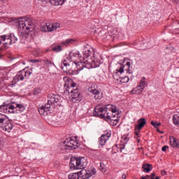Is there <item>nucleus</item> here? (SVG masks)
<instances>
[{"mask_svg": "<svg viewBox=\"0 0 179 179\" xmlns=\"http://www.w3.org/2000/svg\"><path fill=\"white\" fill-rule=\"evenodd\" d=\"M18 24V36L22 44H25L29 38V33L34 31V24L31 20L25 18L15 19Z\"/></svg>", "mask_w": 179, "mask_h": 179, "instance_id": "f257e3e1", "label": "nucleus"}, {"mask_svg": "<svg viewBox=\"0 0 179 179\" xmlns=\"http://www.w3.org/2000/svg\"><path fill=\"white\" fill-rule=\"evenodd\" d=\"M117 113V108L112 104L106 105L103 108L100 105L94 108V116L99 117V118H105V120H110L111 118L115 117Z\"/></svg>", "mask_w": 179, "mask_h": 179, "instance_id": "f03ea898", "label": "nucleus"}, {"mask_svg": "<svg viewBox=\"0 0 179 179\" xmlns=\"http://www.w3.org/2000/svg\"><path fill=\"white\" fill-rule=\"evenodd\" d=\"M76 85L77 84L73 83L72 79L66 78L64 87L68 93H71L73 103H79L82 101L83 97L82 94H80V92H79V90L78 88H74L76 87Z\"/></svg>", "mask_w": 179, "mask_h": 179, "instance_id": "7ed1b4c3", "label": "nucleus"}, {"mask_svg": "<svg viewBox=\"0 0 179 179\" xmlns=\"http://www.w3.org/2000/svg\"><path fill=\"white\" fill-rule=\"evenodd\" d=\"M79 58V54L78 53H69L68 57H65L62 62V69L66 72H71L73 66V64H76Z\"/></svg>", "mask_w": 179, "mask_h": 179, "instance_id": "20e7f679", "label": "nucleus"}, {"mask_svg": "<svg viewBox=\"0 0 179 179\" xmlns=\"http://www.w3.org/2000/svg\"><path fill=\"white\" fill-rule=\"evenodd\" d=\"M71 170H82L87 166V158L86 157H73L70 160Z\"/></svg>", "mask_w": 179, "mask_h": 179, "instance_id": "39448f33", "label": "nucleus"}, {"mask_svg": "<svg viewBox=\"0 0 179 179\" xmlns=\"http://www.w3.org/2000/svg\"><path fill=\"white\" fill-rule=\"evenodd\" d=\"M61 100V96L59 95H57L55 94H50L48 95V103L43 106L44 108L46 109V111H50L51 108V106H54V104H57L58 101Z\"/></svg>", "mask_w": 179, "mask_h": 179, "instance_id": "423d86ee", "label": "nucleus"}, {"mask_svg": "<svg viewBox=\"0 0 179 179\" xmlns=\"http://www.w3.org/2000/svg\"><path fill=\"white\" fill-rule=\"evenodd\" d=\"M61 29V24L56 22L53 24L46 23L41 27V31H55Z\"/></svg>", "mask_w": 179, "mask_h": 179, "instance_id": "0eeeda50", "label": "nucleus"}, {"mask_svg": "<svg viewBox=\"0 0 179 179\" xmlns=\"http://www.w3.org/2000/svg\"><path fill=\"white\" fill-rule=\"evenodd\" d=\"M78 173L80 179H88L96 174V169L93 168L92 170L83 169Z\"/></svg>", "mask_w": 179, "mask_h": 179, "instance_id": "6e6552de", "label": "nucleus"}, {"mask_svg": "<svg viewBox=\"0 0 179 179\" xmlns=\"http://www.w3.org/2000/svg\"><path fill=\"white\" fill-rule=\"evenodd\" d=\"M30 75H31L30 71L22 70L17 73L13 82L16 83L17 82H19V80H24L25 78H29Z\"/></svg>", "mask_w": 179, "mask_h": 179, "instance_id": "1a4fd4ad", "label": "nucleus"}, {"mask_svg": "<svg viewBox=\"0 0 179 179\" xmlns=\"http://www.w3.org/2000/svg\"><path fill=\"white\" fill-rule=\"evenodd\" d=\"M0 113L6 114H15V106L12 104H3L0 106Z\"/></svg>", "mask_w": 179, "mask_h": 179, "instance_id": "9d476101", "label": "nucleus"}, {"mask_svg": "<svg viewBox=\"0 0 179 179\" xmlns=\"http://www.w3.org/2000/svg\"><path fill=\"white\" fill-rule=\"evenodd\" d=\"M145 77H143L141 79L139 85L131 90V94H141V93L143 92V89H145V85H146V81H145Z\"/></svg>", "mask_w": 179, "mask_h": 179, "instance_id": "9b49d317", "label": "nucleus"}, {"mask_svg": "<svg viewBox=\"0 0 179 179\" xmlns=\"http://www.w3.org/2000/svg\"><path fill=\"white\" fill-rule=\"evenodd\" d=\"M88 92L94 96L95 100H101L103 99V92L94 88L93 86L88 88Z\"/></svg>", "mask_w": 179, "mask_h": 179, "instance_id": "f8f14e48", "label": "nucleus"}, {"mask_svg": "<svg viewBox=\"0 0 179 179\" xmlns=\"http://www.w3.org/2000/svg\"><path fill=\"white\" fill-rule=\"evenodd\" d=\"M76 148H78V142L72 139H70L66 144L62 146V149L64 150H74Z\"/></svg>", "mask_w": 179, "mask_h": 179, "instance_id": "ddd939ff", "label": "nucleus"}, {"mask_svg": "<svg viewBox=\"0 0 179 179\" xmlns=\"http://www.w3.org/2000/svg\"><path fill=\"white\" fill-rule=\"evenodd\" d=\"M3 44V47H9L12 44L10 36L8 35H3L0 36V45Z\"/></svg>", "mask_w": 179, "mask_h": 179, "instance_id": "4468645a", "label": "nucleus"}, {"mask_svg": "<svg viewBox=\"0 0 179 179\" xmlns=\"http://www.w3.org/2000/svg\"><path fill=\"white\" fill-rule=\"evenodd\" d=\"M1 128L3 131H4V132H7L8 134H9V132H10V131H12V129H13V124H12V122L8 121L6 123H3L1 125Z\"/></svg>", "mask_w": 179, "mask_h": 179, "instance_id": "2eb2a0df", "label": "nucleus"}, {"mask_svg": "<svg viewBox=\"0 0 179 179\" xmlns=\"http://www.w3.org/2000/svg\"><path fill=\"white\" fill-rule=\"evenodd\" d=\"M110 136H111V133L108 132L106 134H103L99 138V145H101V146H104Z\"/></svg>", "mask_w": 179, "mask_h": 179, "instance_id": "dca6fc26", "label": "nucleus"}, {"mask_svg": "<svg viewBox=\"0 0 179 179\" xmlns=\"http://www.w3.org/2000/svg\"><path fill=\"white\" fill-rule=\"evenodd\" d=\"M138 124L135 126V129H138V131H141L146 125V120L145 118H140L138 120Z\"/></svg>", "mask_w": 179, "mask_h": 179, "instance_id": "f3484780", "label": "nucleus"}, {"mask_svg": "<svg viewBox=\"0 0 179 179\" xmlns=\"http://www.w3.org/2000/svg\"><path fill=\"white\" fill-rule=\"evenodd\" d=\"M169 139H170L171 146L172 148H178V149H179V140L174 138L173 136H170Z\"/></svg>", "mask_w": 179, "mask_h": 179, "instance_id": "a211bd4d", "label": "nucleus"}, {"mask_svg": "<svg viewBox=\"0 0 179 179\" xmlns=\"http://www.w3.org/2000/svg\"><path fill=\"white\" fill-rule=\"evenodd\" d=\"M66 0H49L50 3L53 6H59L64 5Z\"/></svg>", "mask_w": 179, "mask_h": 179, "instance_id": "6ab92c4d", "label": "nucleus"}, {"mask_svg": "<svg viewBox=\"0 0 179 179\" xmlns=\"http://www.w3.org/2000/svg\"><path fill=\"white\" fill-rule=\"evenodd\" d=\"M24 110H26V108L22 104H16L15 106H14V113H16L17 111H19V113H23Z\"/></svg>", "mask_w": 179, "mask_h": 179, "instance_id": "aec40b11", "label": "nucleus"}, {"mask_svg": "<svg viewBox=\"0 0 179 179\" xmlns=\"http://www.w3.org/2000/svg\"><path fill=\"white\" fill-rule=\"evenodd\" d=\"M142 169H143L144 173H149V171H152V164H143Z\"/></svg>", "mask_w": 179, "mask_h": 179, "instance_id": "412c9836", "label": "nucleus"}, {"mask_svg": "<svg viewBox=\"0 0 179 179\" xmlns=\"http://www.w3.org/2000/svg\"><path fill=\"white\" fill-rule=\"evenodd\" d=\"M73 66L77 67V71H82L83 68H85V62H78L76 63V62L73 64Z\"/></svg>", "mask_w": 179, "mask_h": 179, "instance_id": "4be33fe9", "label": "nucleus"}, {"mask_svg": "<svg viewBox=\"0 0 179 179\" xmlns=\"http://www.w3.org/2000/svg\"><path fill=\"white\" fill-rule=\"evenodd\" d=\"M91 66L92 68H97L98 66H100V60L97 59L92 60L91 62Z\"/></svg>", "mask_w": 179, "mask_h": 179, "instance_id": "5701e85b", "label": "nucleus"}, {"mask_svg": "<svg viewBox=\"0 0 179 179\" xmlns=\"http://www.w3.org/2000/svg\"><path fill=\"white\" fill-rule=\"evenodd\" d=\"M109 121H110V125H113V127H115L117 124H118L120 119L118 117H112Z\"/></svg>", "mask_w": 179, "mask_h": 179, "instance_id": "b1692460", "label": "nucleus"}, {"mask_svg": "<svg viewBox=\"0 0 179 179\" xmlns=\"http://www.w3.org/2000/svg\"><path fill=\"white\" fill-rule=\"evenodd\" d=\"M43 61V66H45L46 68H50V66H52V65H54V63H52L51 61L48 59H45Z\"/></svg>", "mask_w": 179, "mask_h": 179, "instance_id": "393cba45", "label": "nucleus"}, {"mask_svg": "<svg viewBox=\"0 0 179 179\" xmlns=\"http://www.w3.org/2000/svg\"><path fill=\"white\" fill-rule=\"evenodd\" d=\"M51 48L52 51H54L55 52H59V51H62V47L59 45L56 46L52 45Z\"/></svg>", "mask_w": 179, "mask_h": 179, "instance_id": "a878e982", "label": "nucleus"}, {"mask_svg": "<svg viewBox=\"0 0 179 179\" xmlns=\"http://www.w3.org/2000/svg\"><path fill=\"white\" fill-rule=\"evenodd\" d=\"M69 179H80V176L78 173H71L69 176Z\"/></svg>", "mask_w": 179, "mask_h": 179, "instance_id": "bb28decb", "label": "nucleus"}, {"mask_svg": "<svg viewBox=\"0 0 179 179\" xmlns=\"http://www.w3.org/2000/svg\"><path fill=\"white\" fill-rule=\"evenodd\" d=\"M8 36H10V40L11 41V44H15V43H16L17 41V37L16 36H15V34H11L8 35Z\"/></svg>", "mask_w": 179, "mask_h": 179, "instance_id": "cd10ccee", "label": "nucleus"}, {"mask_svg": "<svg viewBox=\"0 0 179 179\" xmlns=\"http://www.w3.org/2000/svg\"><path fill=\"white\" fill-rule=\"evenodd\" d=\"M173 121L175 125H177V127H179V115H174L173 116Z\"/></svg>", "mask_w": 179, "mask_h": 179, "instance_id": "c85d7f7f", "label": "nucleus"}, {"mask_svg": "<svg viewBox=\"0 0 179 179\" xmlns=\"http://www.w3.org/2000/svg\"><path fill=\"white\" fill-rule=\"evenodd\" d=\"M120 82L121 83H128V82H129V77L127 76L124 77H121Z\"/></svg>", "mask_w": 179, "mask_h": 179, "instance_id": "c756f323", "label": "nucleus"}, {"mask_svg": "<svg viewBox=\"0 0 179 179\" xmlns=\"http://www.w3.org/2000/svg\"><path fill=\"white\" fill-rule=\"evenodd\" d=\"M38 112L41 114V115H45V114H47V113H48L46 109L44 108V106L41 107L38 109Z\"/></svg>", "mask_w": 179, "mask_h": 179, "instance_id": "7c9ffc66", "label": "nucleus"}, {"mask_svg": "<svg viewBox=\"0 0 179 179\" xmlns=\"http://www.w3.org/2000/svg\"><path fill=\"white\" fill-rule=\"evenodd\" d=\"M119 73H118V71H116L113 73V79H115V80H117V82H120V80H121V76H120Z\"/></svg>", "mask_w": 179, "mask_h": 179, "instance_id": "2f4dec72", "label": "nucleus"}, {"mask_svg": "<svg viewBox=\"0 0 179 179\" xmlns=\"http://www.w3.org/2000/svg\"><path fill=\"white\" fill-rule=\"evenodd\" d=\"M73 42V38L66 39V41L62 42L61 44H62L64 45H68V44H72Z\"/></svg>", "mask_w": 179, "mask_h": 179, "instance_id": "473e14b6", "label": "nucleus"}, {"mask_svg": "<svg viewBox=\"0 0 179 179\" xmlns=\"http://www.w3.org/2000/svg\"><path fill=\"white\" fill-rule=\"evenodd\" d=\"M85 49L87 50V52L88 53L87 55H86V58H89V57H90V55L93 54V48H89L86 47Z\"/></svg>", "mask_w": 179, "mask_h": 179, "instance_id": "72a5a7b5", "label": "nucleus"}, {"mask_svg": "<svg viewBox=\"0 0 179 179\" xmlns=\"http://www.w3.org/2000/svg\"><path fill=\"white\" fill-rule=\"evenodd\" d=\"M41 93V88L36 87L34 90V95L38 96V94H40Z\"/></svg>", "mask_w": 179, "mask_h": 179, "instance_id": "f704fd0d", "label": "nucleus"}, {"mask_svg": "<svg viewBox=\"0 0 179 179\" xmlns=\"http://www.w3.org/2000/svg\"><path fill=\"white\" fill-rule=\"evenodd\" d=\"M6 120V116L0 115V125H3V122Z\"/></svg>", "mask_w": 179, "mask_h": 179, "instance_id": "c9c22d12", "label": "nucleus"}, {"mask_svg": "<svg viewBox=\"0 0 179 179\" xmlns=\"http://www.w3.org/2000/svg\"><path fill=\"white\" fill-rule=\"evenodd\" d=\"M6 142V139L3 138V136H0V148L1 146H3L5 145V143Z\"/></svg>", "mask_w": 179, "mask_h": 179, "instance_id": "e433bc0d", "label": "nucleus"}, {"mask_svg": "<svg viewBox=\"0 0 179 179\" xmlns=\"http://www.w3.org/2000/svg\"><path fill=\"white\" fill-rule=\"evenodd\" d=\"M151 125H153L154 128L157 129V127L162 125V123H158L157 122L151 121Z\"/></svg>", "mask_w": 179, "mask_h": 179, "instance_id": "4c0bfd02", "label": "nucleus"}, {"mask_svg": "<svg viewBox=\"0 0 179 179\" xmlns=\"http://www.w3.org/2000/svg\"><path fill=\"white\" fill-rule=\"evenodd\" d=\"M59 120H61V118L59 117H58V115H55L52 117V121L54 122H58L59 121Z\"/></svg>", "mask_w": 179, "mask_h": 179, "instance_id": "58836bf2", "label": "nucleus"}, {"mask_svg": "<svg viewBox=\"0 0 179 179\" xmlns=\"http://www.w3.org/2000/svg\"><path fill=\"white\" fill-rule=\"evenodd\" d=\"M117 72H118V73H124V66H121L119 69V70H117Z\"/></svg>", "mask_w": 179, "mask_h": 179, "instance_id": "ea45409f", "label": "nucleus"}, {"mask_svg": "<svg viewBox=\"0 0 179 179\" xmlns=\"http://www.w3.org/2000/svg\"><path fill=\"white\" fill-rule=\"evenodd\" d=\"M139 132H141L139 129H135L134 135L136 136H134V138H139Z\"/></svg>", "mask_w": 179, "mask_h": 179, "instance_id": "a19ab883", "label": "nucleus"}, {"mask_svg": "<svg viewBox=\"0 0 179 179\" xmlns=\"http://www.w3.org/2000/svg\"><path fill=\"white\" fill-rule=\"evenodd\" d=\"M89 53L87 52V50L86 48H85V51L83 52V59H86V55H87Z\"/></svg>", "mask_w": 179, "mask_h": 179, "instance_id": "79ce46f5", "label": "nucleus"}, {"mask_svg": "<svg viewBox=\"0 0 179 179\" xmlns=\"http://www.w3.org/2000/svg\"><path fill=\"white\" fill-rule=\"evenodd\" d=\"M167 149H169V146L164 145L162 147V152H166V150H167Z\"/></svg>", "mask_w": 179, "mask_h": 179, "instance_id": "37998d69", "label": "nucleus"}, {"mask_svg": "<svg viewBox=\"0 0 179 179\" xmlns=\"http://www.w3.org/2000/svg\"><path fill=\"white\" fill-rule=\"evenodd\" d=\"M161 174L162 176H167V171H166L165 170H162L161 171Z\"/></svg>", "mask_w": 179, "mask_h": 179, "instance_id": "c03bdc74", "label": "nucleus"}, {"mask_svg": "<svg viewBox=\"0 0 179 179\" xmlns=\"http://www.w3.org/2000/svg\"><path fill=\"white\" fill-rule=\"evenodd\" d=\"M31 62H32V64H36V62H40V60H37V59H31Z\"/></svg>", "mask_w": 179, "mask_h": 179, "instance_id": "a18cd8bd", "label": "nucleus"}, {"mask_svg": "<svg viewBox=\"0 0 179 179\" xmlns=\"http://www.w3.org/2000/svg\"><path fill=\"white\" fill-rule=\"evenodd\" d=\"M173 3L178 4L179 3V0H172Z\"/></svg>", "mask_w": 179, "mask_h": 179, "instance_id": "49530a36", "label": "nucleus"}, {"mask_svg": "<svg viewBox=\"0 0 179 179\" xmlns=\"http://www.w3.org/2000/svg\"><path fill=\"white\" fill-rule=\"evenodd\" d=\"M155 177H156V174L155 173H152L151 174V178H155Z\"/></svg>", "mask_w": 179, "mask_h": 179, "instance_id": "de8ad7c7", "label": "nucleus"}, {"mask_svg": "<svg viewBox=\"0 0 179 179\" xmlns=\"http://www.w3.org/2000/svg\"><path fill=\"white\" fill-rule=\"evenodd\" d=\"M123 141H125L126 142H128L129 141V139H128V137H124L123 138Z\"/></svg>", "mask_w": 179, "mask_h": 179, "instance_id": "09e8293b", "label": "nucleus"}, {"mask_svg": "<svg viewBox=\"0 0 179 179\" xmlns=\"http://www.w3.org/2000/svg\"><path fill=\"white\" fill-rule=\"evenodd\" d=\"M126 64L127 65V66H131V63H130L129 62H127L126 63Z\"/></svg>", "mask_w": 179, "mask_h": 179, "instance_id": "8fccbe9b", "label": "nucleus"}, {"mask_svg": "<svg viewBox=\"0 0 179 179\" xmlns=\"http://www.w3.org/2000/svg\"><path fill=\"white\" fill-rule=\"evenodd\" d=\"M122 179H126V178H127V176H126L124 174H123L122 176Z\"/></svg>", "mask_w": 179, "mask_h": 179, "instance_id": "3c124183", "label": "nucleus"}, {"mask_svg": "<svg viewBox=\"0 0 179 179\" xmlns=\"http://www.w3.org/2000/svg\"><path fill=\"white\" fill-rule=\"evenodd\" d=\"M39 2H45L47 0H38Z\"/></svg>", "mask_w": 179, "mask_h": 179, "instance_id": "603ef678", "label": "nucleus"}, {"mask_svg": "<svg viewBox=\"0 0 179 179\" xmlns=\"http://www.w3.org/2000/svg\"><path fill=\"white\" fill-rule=\"evenodd\" d=\"M151 179H160V177L157 176L156 178H151Z\"/></svg>", "mask_w": 179, "mask_h": 179, "instance_id": "864d4df0", "label": "nucleus"}, {"mask_svg": "<svg viewBox=\"0 0 179 179\" xmlns=\"http://www.w3.org/2000/svg\"><path fill=\"white\" fill-rule=\"evenodd\" d=\"M149 178V175H147V176H145V178Z\"/></svg>", "mask_w": 179, "mask_h": 179, "instance_id": "5fc2aeb1", "label": "nucleus"}, {"mask_svg": "<svg viewBox=\"0 0 179 179\" xmlns=\"http://www.w3.org/2000/svg\"><path fill=\"white\" fill-rule=\"evenodd\" d=\"M157 132H160V131L159 130V129H157Z\"/></svg>", "mask_w": 179, "mask_h": 179, "instance_id": "6e6d98bb", "label": "nucleus"}, {"mask_svg": "<svg viewBox=\"0 0 179 179\" xmlns=\"http://www.w3.org/2000/svg\"><path fill=\"white\" fill-rule=\"evenodd\" d=\"M122 149H124V148H120V150L122 151Z\"/></svg>", "mask_w": 179, "mask_h": 179, "instance_id": "4d7b16f0", "label": "nucleus"}, {"mask_svg": "<svg viewBox=\"0 0 179 179\" xmlns=\"http://www.w3.org/2000/svg\"><path fill=\"white\" fill-rule=\"evenodd\" d=\"M13 85H15V84H12L11 86H13Z\"/></svg>", "mask_w": 179, "mask_h": 179, "instance_id": "13d9d810", "label": "nucleus"}, {"mask_svg": "<svg viewBox=\"0 0 179 179\" xmlns=\"http://www.w3.org/2000/svg\"><path fill=\"white\" fill-rule=\"evenodd\" d=\"M138 142H139V139H137Z\"/></svg>", "mask_w": 179, "mask_h": 179, "instance_id": "bf43d9fd", "label": "nucleus"}, {"mask_svg": "<svg viewBox=\"0 0 179 179\" xmlns=\"http://www.w3.org/2000/svg\"><path fill=\"white\" fill-rule=\"evenodd\" d=\"M178 29H179V27H178Z\"/></svg>", "mask_w": 179, "mask_h": 179, "instance_id": "052dcab7", "label": "nucleus"}, {"mask_svg": "<svg viewBox=\"0 0 179 179\" xmlns=\"http://www.w3.org/2000/svg\"><path fill=\"white\" fill-rule=\"evenodd\" d=\"M178 24H179V22H178Z\"/></svg>", "mask_w": 179, "mask_h": 179, "instance_id": "680f3d73", "label": "nucleus"}]
</instances>
